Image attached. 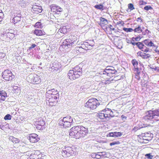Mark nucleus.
Listing matches in <instances>:
<instances>
[{
	"label": "nucleus",
	"instance_id": "obj_50",
	"mask_svg": "<svg viewBox=\"0 0 159 159\" xmlns=\"http://www.w3.org/2000/svg\"><path fill=\"white\" fill-rule=\"evenodd\" d=\"M109 28L110 29V31L111 32L112 30H115V28H114L111 25H109L108 26Z\"/></svg>",
	"mask_w": 159,
	"mask_h": 159
},
{
	"label": "nucleus",
	"instance_id": "obj_2",
	"mask_svg": "<svg viewBox=\"0 0 159 159\" xmlns=\"http://www.w3.org/2000/svg\"><path fill=\"white\" fill-rule=\"evenodd\" d=\"M82 68L78 66L74 68L72 70H70L68 73L69 78L70 80H75L79 78L82 75Z\"/></svg>",
	"mask_w": 159,
	"mask_h": 159
},
{
	"label": "nucleus",
	"instance_id": "obj_28",
	"mask_svg": "<svg viewBox=\"0 0 159 159\" xmlns=\"http://www.w3.org/2000/svg\"><path fill=\"white\" fill-rule=\"evenodd\" d=\"M59 32L63 34H66L67 32L66 27V26H63L61 27L59 30L58 32Z\"/></svg>",
	"mask_w": 159,
	"mask_h": 159
},
{
	"label": "nucleus",
	"instance_id": "obj_10",
	"mask_svg": "<svg viewBox=\"0 0 159 159\" xmlns=\"http://www.w3.org/2000/svg\"><path fill=\"white\" fill-rule=\"evenodd\" d=\"M75 151V149H73L70 147H66L63 149L62 152V155L64 157H68L75 154L76 152Z\"/></svg>",
	"mask_w": 159,
	"mask_h": 159
},
{
	"label": "nucleus",
	"instance_id": "obj_11",
	"mask_svg": "<svg viewBox=\"0 0 159 159\" xmlns=\"http://www.w3.org/2000/svg\"><path fill=\"white\" fill-rule=\"evenodd\" d=\"M2 76V78L7 81L12 80L15 77L11 71L8 69H6L3 72Z\"/></svg>",
	"mask_w": 159,
	"mask_h": 159
},
{
	"label": "nucleus",
	"instance_id": "obj_32",
	"mask_svg": "<svg viewBox=\"0 0 159 159\" xmlns=\"http://www.w3.org/2000/svg\"><path fill=\"white\" fill-rule=\"evenodd\" d=\"M133 31L135 33H139L142 32L143 30L140 25H138L134 29H133Z\"/></svg>",
	"mask_w": 159,
	"mask_h": 159
},
{
	"label": "nucleus",
	"instance_id": "obj_21",
	"mask_svg": "<svg viewBox=\"0 0 159 159\" xmlns=\"http://www.w3.org/2000/svg\"><path fill=\"white\" fill-rule=\"evenodd\" d=\"M85 47L84 45H82L81 47H77L76 48V52L78 53H85L86 51L84 48Z\"/></svg>",
	"mask_w": 159,
	"mask_h": 159
},
{
	"label": "nucleus",
	"instance_id": "obj_12",
	"mask_svg": "<svg viewBox=\"0 0 159 159\" xmlns=\"http://www.w3.org/2000/svg\"><path fill=\"white\" fill-rule=\"evenodd\" d=\"M139 137L140 139H143V141L142 142V143H147L152 139L153 137V134L150 132H146L142 134Z\"/></svg>",
	"mask_w": 159,
	"mask_h": 159
},
{
	"label": "nucleus",
	"instance_id": "obj_8",
	"mask_svg": "<svg viewBox=\"0 0 159 159\" xmlns=\"http://www.w3.org/2000/svg\"><path fill=\"white\" fill-rule=\"evenodd\" d=\"M72 122V118L70 116H67L64 117L62 120H60L59 124L63 128H67L71 127Z\"/></svg>",
	"mask_w": 159,
	"mask_h": 159
},
{
	"label": "nucleus",
	"instance_id": "obj_42",
	"mask_svg": "<svg viewBox=\"0 0 159 159\" xmlns=\"http://www.w3.org/2000/svg\"><path fill=\"white\" fill-rule=\"evenodd\" d=\"M11 116L10 115L7 114L4 117V119L5 120H10L11 119Z\"/></svg>",
	"mask_w": 159,
	"mask_h": 159
},
{
	"label": "nucleus",
	"instance_id": "obj_54",
	"mask_svg": "<svg viewBox=\"0 0 159 159\" xmlns=\"http://www.w3.org/2000/svg\"><path fill=\"white\" fill-rule=\"evenodd\" d=\"M155 70H157L158 72H159V67H157L155 68Z\"/></svg>",
	"mask_w": 159,
	"mask_h": 159
},
{
	"label": "nucleus",
	"instance_id": "obj_34",
	"mask_svg": "<svg viewBox=\"0 0 159 159\" xmlns=\"http://www.w3.org/2000/svg\"><path fill=\"white\" fill-rule=\"evenodd\" d=\"M10 139L12 141L13 143H17L19 142L20 140L19 139L15 138L13 136H11L10 138Z\"/></svg>",
	"mask_w": 159,
	"mask_h": 159
},
{
	"label": "nucleus",
	"instance_id": "obj_51",
	"mask_svg": "<svg viewBox=\"0 0 159 159\" xmlns=\"http://www.w3.org/2000/svg\"><path fill=\"white\" fill-rule=\"evenodd\" d=\"M5 55L3 52H0V58H2L4 57Z\"/></svg>",
	"mask_w": 159,
	"mask_h": 159
},
{
	"label": "nucleus",
	"instance_id": "obj_53",
	"mask_svg": "<svg viewBox=\"0 0 159 159\" xmlns=\"http://www.w3.org/2000/svg\"><path fill=\"white\" fill-rule=\"evenodd\" d=\"M156 49L154 50V51H155V52L157 53V54H159V50H158L157 48L158 47L157 46H156Z\"/></svg>",
	"mask_w": 159,
	"mask_h": 159
},
{
	"label": "nucleus",
	"instance_id": "obj_40",
	"mask_svg": "<svg viewBox=\"0 0 159 159\" xmlns=\"http://www.w3.org/2000/svg\"><path fill=\"white\" fill-rule=\"evenodd\" d=\"M128 8L130 10H132L134 9V5L132 3H129L128 5Z\"/></svg>",
	"mask_w": 159,
	"mask_h": 159
},
{
	"label": "nucleus",
	"instance_id": "obj_30",
	"mask_svg": "<svg viewBox=\"0 0 159 159\" xmlns=\"http://www.w3.org/2000/svg\"><path fill=\"white\" fill-rule=\"evenodd\" d=\"M6 35L7 36V40L9 41L14 37L15 34L12 33H7Z\"/></svg>",
	"mask_w": 159,
	"mask_h": 159
},
{
	"label": "nucleus",
	"instance_id": "obj_16",
	"mask_svg": "<svg viewBox=\"0 0 159 159\" xmlns=\"http://www.w3.org/2000/svg\"><path fill=\"white\" fill-rule=\"evenodd\" d=\"M58 92L55 89H52L48 90L46 93V97L50 96L58 97Z\"/></svg>",
	"mask_w": 159,
	"mask_h": 159
},
{
	"label": "nucleus",
	"instance_id": "obj_35",
	"mask_svg": "<svg viewBox=\"0 0 159 159\" xmlns=\"http://www.w3.org/2000/svg\"><path fill=\"white\" fill-rule=\"evenodd\" d=\"M135 71L136 72L135 73V78L139 80L140 79V78L139 76L140 73V71L139 70L138 68H135Z\"/></svg>",
	"mask_w": 159,
	"mask_h": 159
},
{
	"label": "nucleus",
	"instance_id": "obj_22",
	"mask_svg": "<svg viewBox=\"0 0 159 159\" xmlns=\"http://www.w3.org/2000/svg\"><path fill=\"white\" fill-rule=\"evenodd\" d=\"M143 42L145 45L148 47H156V46L149 39H145L143 41Z\"/></svg>",
	"mask_w": 159,
	"mask_h": 159
},
{
	"label": "nucleus",
	"instance_id": "obj_57",
	"mask_svg": "<svg viewBox=\"0 0 159 159\" xmlns=\"http://www.w3.org/2000/svg\"><path fill=\"white\" fill-rule=\"evenodd\" d=\"M24 0H23V1Z\"/></svg>",
	"mask_w": 159,
	"mask_h": 159
},
{
	"label": "nucleus",
	"instance_id": "obj_1",
	"mask_svg": "<svg viewBox=\"0 0 159 159\" xmlns=\"http://www.w3.org/2000/svg\"><path fill=\"white\" fill-rule=\"evenodd\" d=\"M88 133L87 128L83 126H77L72 127L70 129V136L76 139L84 137Z\"/></svg>",
	"mask_w": 159,
	"mask_h": 159
},
{
	"label": "nucleus",
	"instance_id": "obj_24",
	"mask_svg": "<svg viewBox=\"0 0 159 159\" xmlns=\"http://www.w3.org/2000/svg\"><path fill=\"white\" fill-rule=\"evenodd\" d=\"M52 67L55 70L59 69L61 67V64L57 61L54 62L52 64Z\"/></svg>",
	"mask_w": 159,
	"mask_h": 159
},
{
	"label": "nucleus",
	"instance_id": "obj_14",
	"mask_svg": "<svg viewBox=\"0 0 159 159\" xmlns=\"http://www.w3.org/2000/svg\"><path fill=\"white\" fill-rule=\"evenodd\" d=\"M46 100L48 102L50 106L52 107L55 106L58 102V97H50V96L46 97Z\"/></svg>",
	"mask_w": 159,
	"mask_h": 159
},
{
	"label": "nucleus",
	"instance_id": "obj_26",
	"mask_svg": "<svg viewBox=\"0 0 159 159\" xmlns=\"http://www.w3.org/2000/svg\"><path fill=\"white\" fill-rule=\"evenodd\" d=\"M21 15L20 14L17 15L13 19V22L14 24L20 21L21 19Z\"/></svg>",
	"mask_w": 159,
	"mask_h": 159
},
{
	"label": "nucleus",
	"instance_id": "obj_45",
	"mask_svg": "<svg viewBox=\"0 0 159 159\" xmlns=\"http://www.w3.org/2000/svg\"><path fill=\"white\" fill-rule=\"evenodd\" d=\"M125 24L124 22L122 20L118 21L116 23V25L120 26H123Z\"/></svg>",
	"mask_w": 159,
	"mask_h": 159
},
{
	"label": "nucleus",
	"instance_id": "obj_49",
	"mask_svg": "<svg viewBox=\"0 0 159 159\" xmlns=\"http://www.w3.org/2000/svg\"><path fill=\"white\" fill-rule=\"evenodd\" d=\"M147 3V2H144L143 1H141L139 2V4L141 5H145Z\"/></svg>",
	"mask_w": 159,
	"mask_h": 159
},
{
	"label": "nucleus",
	"instance_id": "obj_25",
	"mask_svg": "<svg viewBox=\"0 0 159 159\" xmlns=\"http://www.w3.org/2000/svg\"><path fill=\"white\" fill-rule=\"evenodd\" d=\"M0 95L1 97L0 101H4L6 98L7 97V93L4 90H2L0 91Z\"/></svg>",
	"mask_w": 159,
	"mask_h": 159
},
{
	"label": "nucleus",
	"instance_id": "obj_37",
	"mask_svg": "<svg viewBox=\"0 0 159 159\" xmlns=\"http://www.w3.org/2000/svg\"><path fill=\"white\" fill-rule=\"evenodd\" d=\"M132 63L134 66L137 67L138 64V63L137 61L135 59H133L131 61Z\"/></svg>",
	"mask_w": 159,
	"mask_h": 159
},
{
	"label": "nucleus",
	"instance_id": "obj_17",
	"mask_svg": "<svg viewBox=\"0 0 159 159\" xmlns=\"http://www.w3.org/2000/svg\"><path fill=\"white\" fill-rule=\"evenodd\" d=\"M29 140L30 142L35 143L39 141L40 139L38 137V135L36 134H30Z\"/></svg>",
	"mask_w": 159,
	"mask_h": 159
},
{
	"label": "nucleus",
	"instance_id": "obj_52",
	"mask_svg": "<svg viewBox=\"0 0 159 159\" xmlns=\"http://www.w3.org/2000/svg\"><path fill=\"white\" fill-rule=\"evenodd\" d=\"M36 46V45L34 44H33L29 48L30 49H32L35 48Z\"/></svg>",
	"mask_w": 159,
	"mask_h": 159
},
{
	"label": "nucleus",
	"instance_id": "obj_5",
	"mask_svg": "<svg viewBox=\"0 0 159 159\" xmlns=\"http://www.w3.org/2000/svg\"><path fill=\"white\" fill-rule=\"evenodd\" d=\"M100 105L99 101L96 98L89 99L85 104V107L90 110L96 109Z\"/></svg>",
	"mask_w": 159,
	"mask_h": 159
},
{
	"label": "nucleus",
	"instance_id": "obj_36",
	"mask_svg": "<svg viewBox=\"0 0 159 159\" xmlns=\"http://www.w3.org/2000/svg\"><path fill=\"white\" fill-rule=\"evenodd\" d=\"M34 26L36 28H42V25L40 22H36L34 25Z\"/></svg>",
	"mask_w": 159,
	"mask_h": 159
},
{
	"label": "nucleus",
	"instance_id": "obj_7",
	"mask_svg": "<svg viewBox=\"0 0 159 159\" xmlns=\"http://www.w3.org/2000/svg\"><path fill=\"white\" fill-rule=\"evenodd\" d=\"M77 37L74 35H70L68 38L64 40L62 43V46L70 48L73 46L74 43L77 41Z\"/></svg>",
	"mask_w": 159,
	"mask_h": 159
},
{
	"label": "nucleus",
	"instance_id": "obj_43",
	"mask_svg": "<svg viewBox=\"0 0 159 159\" xmlns=\"http://www.w3.org/2000/svg\"><path fill=\"white\" fill-rule=\"evenodd\" d=\"M30 159H38V158L36 154H34L30 156Z\"/></svg>",
	"mask_w": 159,
	"mask_h": 159
},
{
	"label": "nucleus",
	"instance_id": "obj_27",
	"mask_svg": "<svg viewBox=\"0 0 159 159\" xmlns=\"http://www.w3.org/2000/svg\"><path fill=\"white\" fill-rule=\"evenodd\" d=\"M100 23L99 25L102 27L104 26L107 23V20L104 18L102 17L100 19Z\"/></svg>",
	"mask_w": 159,
	"mask_h": 159
},
{
	"label": "nucleus",
	"instance_id": "obj_31",
	"mask_svg": "<svg viewBox=\"0 0 159 159\" xmlns=\"http://www.w3.org/2000/svg\"><path fill=\"white\" fill-rule=\"evenodd\" d=\"M132 44L134 45H136L140 49H143V47L144 46V45L142 43L140 42L132 43Z\"/></svg>",
	"mask_w": 159,
	"mask_h": 159
},
{
	"label": "nucleus",
	"instance_id": "obj_4",
	"mask_svg": "<svg viewBox=\"0 0 159 159\" xmlns=\"http://www.w3.org/2000/svg\"><path fill=\"white\" fill-rule=\"evenodd\" d=\"M117 73V71L115 69L114 67L111 66H107L103 71V74L107 75V76L109 77L107 78V80H106L107 83L110 82L113 80V79H111V77H116V74Z\"/></svg>",
	"mask_w": 159,
	"mask_h": 159
},
{
	"label": "nucleus",
	"instance_id": "obj_29",
	"mask_svg": "<svg viewBox=\"0 0 159 159\" xmlns=\"http://www.w3.org/2000/svg\"><path fill=\"white\" fill-rule=\"evenodd\" d=\"M97 116L100 119L103 120L106 118L102 110L97 114Z\"/></svg>",
	"mask_w": 159,
	"mask_h": 159
},
{
	"label": "nucleus",
	"instance_id": "obj_9",
	"mask_svg": "<svg viewBox=\"0 0 159 159\" xmlns=\"http://www.w3.org/2000/svg\"><path fill=\"white\" fill-rule=\"evenodd\" d=\"M150 52V49L145 47V48L142 49V51L138 52L137 55V56L140 57L143 59H147L152 57V55Z\"/></svg>",
	"mask_w": 159,
	"mask_h": 159
},
{
	"label": "nucleus",
	"instance_id": "obj_39",
	"mask_svg": "<svg viewBox=\"0 0 159 159\" xmlns=\"http://www.w3.org/2000/svg\"><path fill=\"white\" fill-rule=\"evenodd\" d=\"M120 143V142L119 141H114L112 143H110V146H112L115 145H118Z\"/></svg>",
	"mask_w": 159,
	"mask_h": 159
},
{
	"label": "nucleus",
	"instance_id": "obj_44",
	"mask_svg": "<svg viewBox=\"0 0 159 159\" xmlns=\"http://www.w3.org/2000/svg\"><path fill=\"white\" fill-rule=\"evenodd\" d=\"M144 9L145 10L148 11L149 10L152 9V8L151 7V6L148 5L145 6L144 8Z\"/></svg>",
	"mask_w": 159,
	"mask_h": 159
},
{
	"label": "nucleus",
	"instance_id": "obj_56",
	"mask_svg": "<svg viewBox=\"0 0 159 159\" xmlns=\"http://www.w3.org/2000/svg\"><path fill=\"white\" fill-rule=\"evenodd\" d=\"M158 21L159 22V18L157 19Z\"/></svg>",
	"mask_w": 159,
	"mask_h": 159
},
{
	"label": "nucleus",
	"instance_id": "obj_3",
	"mask_svg": "<svg viewBox=\"0 0 159 159\" xmlns=\"http://www.w3.org/2000/svg\"><path fill=\"white\" fill-rule=\"evenodd\" d=\"M159 117V109L150 110L147 111L143 118L145 120H151L154 119V121H159V119L156 117Z\"/></svg>",
	"mask_w": 159,
	"mask_h": 159
},
{
	"label": "nucleus",
	"instance_id": "obj_19",
	"mask_svg": "<svg viewBox=\"0 0 159 159\" xmlns=\"http://www.w3.org/2000/svg\"><path fill=\"white\" fill-rule=\"evenodd\" d=\"M103 112L104 113L106 118L110 117H113L114 116L113 112L110 109H105L102 110Z\"/></svg>",
	"mask_w": 159,
	"mask_h": 159
},
{
	"label": "nucleus",
	"instance_id": "obj_33",
	"mask_svg": "<svg viewBox=\"0 0 159 159\" xmlns=\"http://www.w3.org/2000/svg\"><path fill=\"white\" fill-rule=\"evenodd\" d=\"M94 7L96 9L100 10L101 11H103L105 8V7L102 4L96 5L94 6Z\"/></svg>",
	"mask_w": 159,
	"mask_h": 159
},
{
	"label": "nucleus",
	"instance_id": "obj_46",
	"mask_svg": "<svg viewBox=\"0 0 159 159\" xmlns=\"http://www.w3.org/2000/svg\"><path fill=\"white\" fill-rule=\"evenodd\" d=\"M141 127H139L138 126H135L132 129L133 131L134 132H136L137 130L140 129Z\"/></svg>",
	"mask_w": 159,
	"mask_h": 159
},
{
	"label": "nucleus",
	"instance_id": "obj_23",
	"mask_svg": "<svg viewBox=\"0 0 159 159\" xmlns=\"http://www.w3.org/2000/svg\"><path fill=\"white\" fill-rule=\"evenodd\" d=\"M122 134V133L120 132H115L110 133L109 136L110 137H118L121 136Z\"/></svg>",
	"mask_w": 159,
	"mask_h": 159
},
{
	"label": "nucleus",
	"instance_id": "obj_6",
	"mask_svg": "<svg viewBox=\"0 0 159 159\" xmlns=\"http://www.w3.org/2000/svg\"><path fill=\"white\" fill-rule=\"evenodd\" d=\"M106 31L107 33L108 34V37L115 44L117 45L118 41L120 40L119 37L120 35V32L116 30L112 32H110V31Z\"/></svg>",
	"mask_w": 159,
	"mask_h": 159
},
{
	"label": "nucleus",
	"instance_id": "obj_20",
	"mask_svg": "<svg viewBox=\"0 0 159 159\" xmlns=\"http://www.w3.org/2000/svg\"><path fill=\"white\" fill-rule=\"evenodd\" d=\"M33 33L37 36H44L46 34V32L43 30L35 29L33 31Z\"/></svg>",
	"mask_w": 159,
	"mask_h": 159
},
{
	"label": "nucleus",
	"instance_id": "obj_41",
	"mask_svg": "<svg viewBox=\"0 0 159 159\" xmlns=\"http://www.w3.org/2000/svg\"><path fill=\"white\" fill-rule=\"evenodd\" d=\"M136 20L139 23H143V19L141 17L137 18Z\"/></svg>",
	"mask_w": 159,
	"mask_h": 159
},
{
	"label": "nucleus",
	"instance_id": "obj_48",
	"mask_svg": "<svg viewBox=\"0 0 159 159\" xmlns=\"http://www.w3.org/2000/svg\"><path fill=\"white\" fill-rule=\"evenodd\" d=\"M4 16L3 13H0V22L2 21L3 20Z\"/></svg>",
	"mask_w": 159,
	"mask_h": 159
},
{
	"label": "nucleus",
	"instance_id": "obj_38",
	"mask_svg": "<svg viewBox=\"0 0 159 159\" xmlns=\"http://www.w3.org/2000/svg\"><path fill=\"white\" fill-rule=\"evenodd\" d=\"M123 30L126 32H131L133 31V29L131 28H126L124 27L123 29Z\"/></svg>",
	"mask_w": 159,
	"mask_h": 159
},
{
	"label": "nucleus",
	"instance_id": "obj_55",
	"mask_svg": "<svg viewBox=\"0 0 159 159\" xmlns=\"http://www.w3.org/2000/svg\"><path fill=\"white\" fill-rule=\"evenodd\" d=\"M0 13H3L2 10L0 9Z\"/></svg>",
	"mask_w": 159,
	"mask_h": 159
},
{
	"label": "nucleus",
	"instance_id": "obj_47",
	"mask_svg": "<svg viewBox=\"0 0 159 159\" xmlns=\"http://www.w3.org/2000/svg\"><path fill=\"white\" fill-rule=\"evenodd\" d=\"M146 156H147V158L148 159H151L153 157V156L151 155L150 153L147 154L145 155Z\"/></svg>",
	"mask_w": 159,
	"mask_h": 159
},
{
	"label": "nucleus",
	"instance_id": "obj_18",
	"mask_svg": "<svg viewBox=\"0 0 159 159\" xmlns=\"http://www.w3.org/2000/svg\"><path fill=\"white\" fill-rule=\"evenodd\" d=\"M32 11L34 13L38 14L43 11L42 7L40 6L34 5L32 7Z\"/></svg>",
	"mask_w": 159,
	"mask_h": 159
},
{
	"label": "nucleus",
	"instance_id": "obj_15",
	"mask_svg": "<svg viewBox=\"0 0 159 159\" xmlns=\"http://www.w3.org/2000/svg\"><path fill=\"white\" fill-rule=\"evenodd\" d=\"M35 125L37 129L42 130L45 127V121L40 119V120L36 121Z\"/></svg>",
	"mask_w": 159,
	"mask_h": 159
},
{
	"label": "nucleus",
	"instance_id": "obj_13",
	"mask_svg": "<svg viewBox=\"0 0 159 159\" xmlns=\"http://www.w3.org/2000/svg\"><path fill=\"white\" fill-rule=\"evenodd\" d=\"M51 12L54 15L59 14L60 13L63 11V9L59 6L56 4H52L50 6Z\"/></svg>",
	"mask_w": 159,
	"mask_h": 159
}]
</instances>
